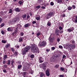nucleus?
<instances>
[{
  "label": "nucleus",
  "mask_w": 77,
  "mask_h": 77,
  "mask_svg": "<svg viewBox=\"0 0 77 77\" xmlns=\"http://www.w3.org/2000/svg\"><path fill=\"white\" fill-rule=\"evenodd\" d=\"M15 47L17 48V49H18V48H20V46H19V45H16L15 46Z\"/></svg>",
  "instance_id": "473e14b6"
},
{
  "label": "nucleus",
  "mask_w": 77,
  "mask_h": 77,
  "mask_svg": "<svg viewBox=\"0 0 77 77\" xmlns=\"http://www.w3.org/2000/svg\"><path fill=\"white\" fill-rule=\"evenodd\" d=\"M46 51L47 52H49V51H50V49H46Z\"/></svg>",
  "instance_id": "c756f323"
},
{
  "label": "nucleus",
  "mask_w": 77,
  "mask_h": 77,
  "mask_svg": "<svg viewBox=\"0 0 77 77\" xmlns=\"http://www.w3.org/2000/svg\"><path fill=\"white\" fill-rule=\"evenodd\" d=\"M59 48H61V49H62V48H63V47H62V46L61 45L59 46Z\"/></svg>",
  "instance_id": "13d9d810"
},
{
  "label": "nucleus",
  "mask_w": 77,
  "mask_h": 77,
  "mask_svg": "<svg viewBox=\"0 0 77 77\" xmlns=\"http://www.w3.org/2000/svg\"><path fill=\"white\" fill-rule=\"evenodd\" d=\"M71 42L72 44H74V43H75V41H74V40H71Z\"/></svg>",
  "instance_id": "8fccbe9b"
},
{
  "label": "nucleus",
  "mask_w": 77,
  "mask_h": 77,
  "mask_svg": "<svg viewBox=\"0 0 77 77\" xmlns=\"http://www.w3.org/2000/svg\"><path fill=\"white\" fill-rule=\"evenodd\" d=\"M50 61L51 62H54L55 61V58L54 57H52Z\"/></svg>",
  "instance_id": "9d476101"
},
{
  "label": "nucleus",
  "mask_w": 77,
  "mask_h": 77,
  "mask_svg": "<svg viewBox=\"0 0 77 77\" xmlns=\"http://www.w3.org/2000/svg\"><path fill=\"white\" fill-rule=\"evenodd\" d=\"M8 23L9 24H14V23H13V22L12 21V20H10L8 21Z\"/></svg>",
  "instance_id": "6ab92c4d"
},
{
  "label": "nucleus",
  "mask_w": 77,
  "mask_h": 77,
  "mask_svg": "<svg viewBox=\"0 0 77 77\" xmlns=\"http://www.w3.org/2000/svg\"><path fill=\"white\" fill-rule=\"evenodd\" d=\"M12 9H10L9 10V13H12Z\"/></svg>",
  "instance_id": "4c0bfd02"
},
{
  "label": "nucleus",
  "mask_w": 77,
  "mask_h": 77,
  "mask_svg": "<svg viewBox=\"0 0 77 77\" xmlns=\"http://www.w3.org/2000/svg\"><path fill=\"white\" fill-rule=\"evenodd\" d=\"M57 41L58 42H59V41H60V38H57Z\"/></svg>",
  "instance_id": "680f3d73"
},
{
  "label": "nucleus",
  "mask_w": 77,
  "mask_h": 77,
  "mask_svg": "<svg viewBox=\"0 0 77 77\" xmlns=\"http://www.w3.org/2000/svg\"><path fill=\"white\" fill-rule=\"evenodd\" d=\"M42 2V0H38V2L39 3H41Z\"/></svg>",
  "instance_id": "a18cd8bd"
},
{
  "label": "nucleus",
  "mask_w": 77,
  "mask_h": 77,
  "mask_svg": "<svg viewBox=\"0 0 77 77\" xmlns=\"http://www.w3.org/2000/svg\"><path fill=\"white\" fill-rule=\"evenodd\" d=\"M18 53L17 51H15V52H14V54L16 55V56L18 55Z\"/></svg>",
  "instance_id": "c03bdc74"
},
{
  "label": "nucleus",
  "mask_w": 77,
  "mask_h": 77,
  "mask_svg": "<svg viewBox=\"0 0 77 77\" xmlns=\"http://www.w3.org/2000/svg\"><path fill=\"white\" fill-rule=\"evenodd\" d=\"M20 35H21V36H23V35H24V33H23V32H21L20 33Z\"/></svg>",
  "instance_id": "bf43d9fd"
},
{
  "label": "nucleus",
  "mask_w": 77,
  "mask_h": 77,
  "mask_svg": "<svg viewBox=\"0 0 77 77\" xmlns=\"http://www.w3.org/2000/svg\"><path fill=\"white\" fill-rule=\"evenodd\" d=\"M36 8H37V9H39L40 8H41V6L40 5H38L35 7Z\"/></svg>",
  "instance_id": "ea45409f"
},
{
  "label": "nucleus",
  "mask_w": 77,
  "mask_h": 77,
  "mask_svg": "<svg viewBox=\"0 0 77 77\" xmlns=\"http://www.w3.org/2000/svg\"><path fill=\"white\" fill-rule=\"evenodd\" d=\"M32 24H36V21H33L32 22Z\"/></svg>",
  "instance_id": "603ef678"
},
{
  "label": "nucleus",
  "mask_w": 77,
  "mask_h": 77,
  "mask_svg": "<svg viewBox=\"0 0 77 77\" xmlns=\"http://www.w3.org/2000/svg\"><path fill=\"white\" fill-rule=\"evenodd\" d=\"M17 19L16 18L12 20V21H13V24H15L17 22Z\"/></svg>",
  "instance_id": "f8f14e48"
},
{
  "label": "nucleus",
  "mask_w": 77,
  "mask_h": 77,
  "mask_svg": "<svg viewBox=\"0 0 77 77\" xmlns=\"http://www.w3.org/2000/svg\"><path fill=\"white\" fill-rule=\"evenodd\" d=\"M47 26H51V22L48 21L47 23Z\"/></svg>",
  "instance_id": "a211bd4d"
},
{
  "label": "nucleus",
  "mask_w": 77,
  "mask_h": 77,
  "mask_svg": "<svg viewBox=\"0 0 77 77\" xmlns=\"http://www.w3.org/2000/svg\"><path fill=\"white\" fill-rule=\"evenodd\" d=\"M43 69H44V70H45V69H46V68H47V67H46V66H44L43 67Z\"/></svg>",
  "instance_id": "2f4dec72"
},
{
  "label": "nucleus",
  "mask_w": 77,
  "mask_h": 77,
  "mask_svg": "<svg viewBox=\"0 0 77 77\" xmlns=\"http://www.w3.org/2000/svg\"><path fill=\"white\" fill-rule=\"evenodd\" d=\"M11 65H13L14 63V61L13 60H11Z\"/></svg>",
  "instance_id": "37998d69"
},
{
  "label": "nucleus",
  "mask_w": 77,
  "mask_h": 77,
  "mask_svg": "<svg viewBox=\"0 0 77 77\" xmlns=\"http://www.w3.org/2000/svg\"><path fill=\"white\" fill-rule=\"evenodd\" d=\"M4 26H5V23H2L1 25V27H3Z\"/></svg>",
  "instance_id": "a19ab883"
},
{
  "label": "nucleus",
  "mask_w": 77,
  "mask_h": 77,
  "mask_svg": "<svg viewBox=\"0 0 77 77\" xmlns=\"http://www.w3.org/2000/svg\"><path fill=\"white\" fill-rule=\"evenodd\" d=\"M31 48V46H28L27 47H26L24 49H22V53L23 54H26V53L29 51Z\"/></svg>",
  "instance_id": "7ed1b4c3"
},
{
  "label": "nucleus",
  "mask_w": 77,
  "mask_h": 77,
  "mask_svg": "<svg viewBox=\"0 0 77 77\" xmlns=\"http://www.w3.org/2000/svg\"><path fill=\"white\" fill-rule=\"evenodd\" d=\"M46 44H47L46 42L43 41L42 42L41 44H39L38 45L39 46V47H41L42 46H43V47H45V46L46 45Z\"/></svg>",
  "instance_id": "20e7f679"
},
{
  "label": "nucleus",
  "mask_w": 77,
  "mask_h": 77,
  "mask_svg": "<svg viewBox=\"0 0 77 77\" xmlns=\"http://www.w3.org/2000/svg\"><path fill=\"white\" fill-rule=\"evenodd\" d=\"M35 57V55L34 54H32L30 56V57L31 58H33Z\"/></svg>",
  "instance_id": "b1692460"
},
{
  "label": "nucleus",
  "mask_w": 77,
  "mask_h": 77,
  "mask_svg": "<svg viewBox=\"0 0 77 77\" xmlns=\"http://www.w3.org/2000/svg\"><path fill=\"white\" fill-rule=\"evenodd\" d=\"M1 33L2 35H4V34H5V32H4V31H1Z\"/></svg>",
  "instance_id": "052dcab7"
},
{
  "label": "nucleus",
  "mask_w": 77,
  "mask_h": 77,
  "mask_svg": "<svg viewBox=\"0 0 77 77\" xmlns=\"http://www.w3.org/2000/svg\"><path fill=\"white\" fill-rule=\"evenodd\" d=\"M72 9V7L71 6H69L67 8V9L68 11H71Z\"/></svg>",
  "instance_id": "2eb2a0df"
},
{
  "label": "nucleus",
  "mask_w": 77,
  "mask_h": 77,
  "mask_svg": "<svg viewBox=\"0 0 77 77\" xmlns=\"http://www.w3.org/2000/svg\"><path fill=\"white\" fill-rule=\"evenodd\" d=\"M6 62V61L5 60H4L3 61V63L4 64V63H5Z\"/></svg>",
  "instance_id": "0e129e2a"
},
{
  "label": "nucleus",
  "mask_w": 77,
  "mask_h": 77,
  "mask_svg": "<svg viewBox=\"0 0 77 77\" xmlns=\"http://www.w3.org/2000/svg\"><path fill=\"white\" fill-rule=\"evenodd\" d=\"M44 73L42 72L41 73V74H40V77H43V76H44Z\"/></svg>",
  "instance_id": "a878e982"
},
{
  "label": "nucleus",
  "mask_w": 77,
  "mask_h": 77,
  "mask_svg": "<svg viewBox=\"0 0 77 77\" xmlns=\"http://www.w3.org/2000/svg\"><path fill=\"white\" fill-rule=\"evenodd\" d=\"M64 48L66 49H67L69 52H71V51L72 50V49H74L75 48V45H74L71 44L69 45L67 44L65 45Z\"/></svg>",
  "instance_id": "f03ea898"
},
{
  "label": "nucleus",
  "mask_w": 77,
  "mask_h": 77,
  "mask_svg": "<svg viewBox=\"0 0 77 77\" xmlns=\"http://www.w3.org/2000/svg\"><path fill=\"white\" fill-rule=\"evenodd\" d=\"M17 26L18 27H19V28H21V27H22V26H21V25L20 24L18 25Z\"/></svg>",
  "instance_id": "393cba45"
},
{
  "label": "nucleus",
  "mask_w": 77,
  "mask_h": 77,
  "mask_svg": "<svg viewBox=\"0 0 77 77\" xmlns=\"http://www.w3.org/2000/svg\"><path fill=\"white\" fill-rule=\"evenodd\" d=\"M15 11H16V12H20V10L18 8H16L15 9Z\"/></svg>",
  "instance_id": "dca6fc26"
},
{
  "label": "nucleus",
  "mask_w": 77,
  "mask_h": 77,
  "mask_svg": "<svg viewBox=\"0 0 77 77\" xmlns=\"http://www.w3.org/2000/svg\"><path fill=\"white\" fill-rule=\"evenodd\" d=\"M8 62L7 63V65H10V63H11V61H10V60H8Z\"/></svg>",
  "instance_id": "3c124183"
},
{
  "label": "nucleus",
  "mask_w": 77,
  "mask_h": 77,
  "mask_svg": "<svg viewBox=\"0 0 77 77\" xmlns=\"http://www.w3.org/2000/svg\"><path fill=\"white\" fill-rule=\"evenodd\" d=\"M2 43H3V44H5L6 42L5 41V40H2Z\"/></svg>",
  "instance_id": "cd10ccee"
},
{
  "label": "nucleus",
  "mask_w": 77,
  "mask_h": 77,
  "mask_svg": "<svg viewBox=\"0 0 77 77\" xmlns=\"http://www.w3.org/2000/svg\"><path fill=\"white\" fill-rule=\"evenodd\" d=\"M63 76H64V75H59V77H63Z\"/></svg>",
  "instance_id": "338daca9"
},
{
  "label": "nucleus",
  "mask_w": 77,
  "mask_h": 77,
  "mask_svg": "<svg viewBox=\"0 0 77 77\" xmlns=\"http://www.w3.org/2000/svg\"><path fill=\"white\" fill-rule=\"evenodd\" d=\"M7 30L8 31H12V29H11V27L8 28L7 29Z\"/></svg>",
  "instance_id": "412c9836"
},
{
  "label": "nucleus",
  "mask_w": 77,
  "mask_h": 77,
  "mask_svg": "<svg viewBox=\"0 0 77 77\" xmlns=\"http://www.w3.org/2000/svg\"><path fill=\"white\" fill-rule=\"evenodd\" d=\"M72 6L73 9H75V5H73Z\"/></svg>",
  "instance_id": "7c9ffc66"
},
{
  "label": "nucleus",
  "mask_w": 77,
  "mask_h": 77,
  "mask_svg": "<svg viewBox=\"0 0 77 77\" xmlns=\"http://www.w3.org/2000/svg\"><path fill=\"white\" fill-rule=\"evenodd\" d=\"M22 67V66L19 65L17 67L18 69H20V68H21Z\"/></svg>",
  "instance_id": "c9c22d12"
},
{
  "label": "nucleus",
  "mask_w": 77,
  "mask_h": 77,
  "mask_svg": "<svg viewBox=\"0 0 77 77\" xmlns=\"http://www.w3.org/2000/svg\"><path fill=\"white\" fill-rule=\"evenodd\" d=\"M40 35H41V32H38L37 33L36 35L37 36V38H39V36Z\"/></svg>",
  "instance_id": "4468645a"
},
{
  "label": "nucleus",
  "mask_w": 77,
  "mask_h": 77,
  "mask_svg": "<svg viewBox=\"0 0 77 77\" xmlns=\"http://www.w3.org/2000/svg\"><path fill=\"white\" fill-rule=\"evenodd\" d=\"M38 59L39 60V63H42L44 62V59L42 58V57H38Z\"/></svg>",
  "instance_id": "423d86ee"
},
{
  "label": "nucleus",
  "mask_w": 77,
  "mask_h": 77,
  "mask_svg": "<svg viewBox=\"0 0 77 77\" xmlns=\"http://www.w3.org/2000/svg\"><path fill=\"white\" fill-rule=\"evenodd\" d=\"M19 41L20 42H23V38L22 37L19 38Z\"/></svg>",
  "instance_id": "aec40b11"
},
{
  "label": "nucleus",
  "mask_w": 77,
  "mask_h": 77,
  "mask_svg": "<svg viewBox=\"0 0 77 77\" xmlns=\"http://www.w3.org/2000/svg\"><path fill=\"white\" fill-rule=\"evenodd\" d=\"M11 51H14V50H14V49L13 48H11Z\"/></svg>",
  "instance_id": "e2e57ef3"
},
{
  "label": "nucleus",
  "mask_w": 77,
  "mask_h": 77,
  "mask_svg": "<svg viewBox=\"0 0 77 77\" xmlns=\"http://www.w3.org/2000/svg\"><path fill=\"white\" fill-rule=\"evenodd\" d=\"M21 17L23 20H26V17H27V15L26 14H23L22 15Z\"/></svg>",
  "instance_id": "6e6552de"
},
{
  "label": "nucleus",
  "mask_w": 77,
  "mask_h": 77,
  "mask_svg": "<svg viewBox=\"0 0 77 77\" xmlns=\"http://www.w3.org/2000/svg\"><path fill=\"white\" fill-rule=\"evenodd\" d=\"M30 26V24L29 23H27L24 25V27L26 28Z\"/></svg>",
  "instance_id": "ddd939ff"
},
{
  "label": "nucleus",
  "mask_w": 77,
  "mask_h": 77,
  "mask_svg": "<svg viewBox=\"0 0 77 77\" xmlns=\"http://www.w3.org/2000/svg\"><path fill=\"white\" fill-rule=\"evenodd\" d=\"M17 32H18V27H17L16 29L15 30L14 33H12L13 35H15V34L17 33Z\"/></svg>",
  "instance_id": "1a4fd4ad"
},
{
  "label": "nucleus",
  "mask_w": 77,
  "mask_h": 77,
  "mask_svg": "<svg viewBox=\"0 0 77 77\" xmlns=\"http://www.w3.org/2000/svg\"><path fill=\"white\" fill-rule=\"evenodd\" d=\"M29 18H30V16H29V15H28L27 16L26 20H29Z\"/></svg>",
  "instance_id": "09e8293b"
},
{
  "label": "nucleus",
  "mask_w": 77,
  "mask_h": 77,
  "mask_svg": "<svg viewBox=\"0 0 77 77\" xmlns=\"http://www.w3.org/2000/svg\"><path fill=\"white\" fill-rule=\"evenodd\" d=\"M3 15V12H0V16L2 17Z\"/></svg>",
  "instance_id": "f704fd0d"
},
{
  "label": "nucleus",
  "mask_w": 77,
  "mask_h": 77,
  "mask_svg": "<svg viewBox=\"0 0 77 77\" xmlns=\"http://www.w3.org/2000/svg\"><path fill=\"white\" fill-rule=\"evenodd\" d=\"M62 0H57V3H62Z\"/></svg>",
  "instance_id": "5701e85b"
},
{
  "label": "nucleus",
  "mask_w": 77,
  "mask_h": 77,
  "mask_svg": "<svg viewBox=\"0 0 77 77\" xmlns=\"http://www.w3.org/2000/svg\"><path fill=\"white\" fill-rule=\"evenodd\" d=\"M46 74L47 76H49L50 75V72L49 70H47L46 71Z\"/></svg>",
  "instance_id": "9b49d317"
},
{
  "label": "nucleus",
  "mask_w": 77,
  "mask_h": 77,
  "mask_svg": "<svg viewBox=\"0 0 77 77\" xmlns=\"http://www.w3.org/2000/svg\"><path fill=\"white\" fill-rule=\"evenodd\" d=\"M31 51L32 52H35V53H39V49L38 47L35 44L32 45L31 48Z\"/></svg>",
  "instance_id": "f257e3e1"
},
{
  "label": "nucleus",
  "mask_w": 77,
  "mask_h": 77,
  "mask_svg": "<svg viewBox=\"0 0 77 77\" xmlns=\"http://www.w3.org/2000/svg\"><path fill=\"white\" fill-rule=\"evenodd\" d=\"M51 50H52V51H53V50H55V47H52L51 48Z\"/></svg>",
  "instance_id": "bb28decb"
},
{
  "label": "nucleus",
  "mask_w": 77,
  "mask_h": 77,
  "mask_svg": "<svg viewBox=\"0 0 77 77\" xmlns=\"http://www.w3.org/2000/svg\"><path fill=\"white\" fill-rule=\"evenodd\" d=\"M70 29H71V30H72V32L74 30V28H73V27H71L70 28Z\"/></svg>",
  "instance_id": "58836bf2"
},
{
  "label": "nucleus",
  "mask_w": 77,
  "mask_h": 77,
  "mask_svg": "<svg viewBox=\"0 0 77 77\" xmlns=\"http://www.w3.org/2000/svg\"><path fill=\"white\" fill-rule=\"evenodd\" d=\"M65 57H66V56L65 55H63V59H64V58H65Z\"/></svg>",
  "instance_id": "4d7b16f0"
},
{
  "label": "nucleus",
  "mask_w": 77,
  "mask_h": 77,
  "mask_svg": "<svg viewBox=\"0 0 77 77\" xmlns=\"http://www.w3.org/2000/svg\"><path fill=\"white\" fill-rule=\"evenodd\" d=\"M50 5L51 6H53L54 5V2H51L50 3Z\"/></svg>",
  "instance_id": "79ce46f5"
},
{
  "label": "nucleus",
  "mask_w": 77,
  "mask_h": 77,
  "mask_svg": "<svg viewBox=\"0 0 77 77\" xmlns=\"http://www.w3.org/2000/svg\"><path fill=\"white\" fill-rule=\"evenodd\" d=\"M26 75V72H24L23 73V75Z\"/></svg>",
  "instance_id": "6e6d98bb"
},
{
  "label": "nucleus",
  "mask_w": 77,
  "mask_h": 77,
  "mask_svg": "<svg viewBox=\"0 0 77 77\" xmlns=\"http://www.w3.org/2000/svg\"><path fill=\"white\" fill-rule=\"evenodd\" d=\"M59 67V65H56L55 66V68H58Z\"/></svg>",
  "instance_id": "864d4df0"
},
{
  "label": "nucleus",
  "mask_w": 77,
  "mask_h": 77,
  "mask_svg": "<svg viewBox=\"0 0 77 77\" xmlns=\"http://www.w3.org/2000/svg\"><path fill=\"white\" fill-rule=\"evenodd\" d=\"M59 29L60 30H62V27L61 26H60L59 27Z\"/></svg>",
  "instance_id": "69168bd1"
},
{
  "label": "nucleus",
  "mask_w": 77,
  "mask_h": 77,
  "mask_svg": "<svg viewBox=\"0 0 77 77\" xmlns=\"http://www.w3.org/2000/svg\"><path fill=\"white\" fill-rule=\"evenodd\" d=\"M9 47V44H7L5 45V47L6 48H8Z\"/></svg>",
  "instance_id": "72a5a7b5"
},
{
  "label": "nucleus",
  "mask_w": 77,
  "mask_h": 77,
  "mask_svg": "<svg viewBox=\"0 0 77 77\" xmlns=\"http://www.w3.org/2000/svg\"><path fill=\"white\" fill-rule=\"evenodd\" d=\"M48 40L50 42H51V43H53V42H54V37H51L50 36L49 37Z\"/></svg>",
  "instance_id": "39448f33"
},
{
  "label": "nucleus",
  "mask_w": 77,
  "mask_h": 77,
  "mask_svg": "<svg viewBox=\"0 0 77 77\" xmlns=\"http://www.w3.org/2000/svg\"><path fill=\"white\" fill-rule=\"evenodd\" d=\"M3 72H5V73H7V71H6V70L5 69H4L3 70Z\"/></svg>",
  "instance_id": "5fc2aeb1"
},
{
  "label": "nucleus",
  "mask_w": 77,
  "mask_h": 77,
  "mask_svg": "<svg viewBox=\"0 0 77 77\" xmlns=\"http://www.w3.org/2000/svg\"><path fill=\"white\" fill-rule=\"evenodd\" d=\"M54 14H55L54 12H50L48 14V16H52L53 17L54 15Z\"/></svg>",
  "instance_id": "0eeeda50"
},
{
  "label": "nucleus",
  "mask_w": 77,
  "mask_h": 77,
  "mask_svg": "<svg viewBox=\"0 0 77 77\" xmlns=\"http://www.w3.org/2000/svg\"><path fill=\"white\" fill-rule=\"evenodd\" d=\"M36 20H39L40 19V17H37L36 18Z\"/></svg>",
  "instance_id": "de8ad7c7"
},
{
  "label": "nucleus",
  "mask_w": 77,
  "mask_h": 77,
  "mask_svg": "<svg viewBox=\"0 0 77 77\" xmlns=\"http://www.w3.org/2000/svg\"><path fill=\"white\" fill-rule=\"evenodd\" d=\"M67 32H72V31L70 28H69L67 29Z\"/></svg>",
  "instance_id": "c85d7f7f"
},
{
  "label": "nucleus",
  "mask_w": 77,
  "mask_h": 77,
  "mask_svg": "<svg viewBox=\"0 0 77 77\" xmlns=\"http://www.w3.org/2000/svg\"><path fill=\"white\" fill-rule=\"evenodd\" d=\"M60 69L61 71H64V68L62 67H61Z\"/></svg>",
  "instance_id": "49530a36"
},
{
  "label": "nucleus",
  "mask_w": 77,
  "mask_h": 77,
  "mask_svg": "<svg viewBox=\"0 0 77 77\" xmlns=\"http://www.w3.org/2000/svg\"><path fill=\"white\" fill-rule=\"evenodd\" d=\"M27 69L26 68V67H23V71H27Z\"/></svg>",
  "instance_id": "4be33fe9"
},
{
  "label": "nucleus",
  "mask_w": 77,
  "mask_h": 77,
  "mask_svg": "<svg viewBox=\"0 0 77 77\" xmlns=\"http://www.w3.org/2000/svg\"><path fill=\"white\" fill-rule=\"evenodd\" d=\"M19 3L20 4V5H22V4L23 3V2L21 1H20L19 2Z\"/></svg>",
  "instance_id": "e433bc0d"
},
{
  "label": "nucleus",
  "mask_w": 77,
  "mask_h": 77,
  "mask_svg": "<svg viewBox=\"0 0 77 77\" xmlns=\"http://www.w3.org/2000/svg\"><path fill=\"white\" fill-rule=\"evenodd\" d=\"M74 22L75 23H77V19H75V21H74Z\"/></svg>",
  "instance_id": "774afa93"
},
{
  "label": "nucleus",
  "mask_w": 77,
  "mask_h": 77,
  "mask_svg": "<svg viewBox=\"0 0 77 77\" xmlns=\"http://www.w3.org/2000/svg\"><path fill=\"white\" fill-rule=\"evenodd\" d=\"M7 58H8V56L6 55H5L4 56V60H6Z\"/></svg>",
  "instance_id": "f3484780"
}]
</instances>
